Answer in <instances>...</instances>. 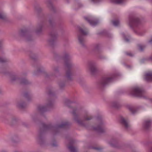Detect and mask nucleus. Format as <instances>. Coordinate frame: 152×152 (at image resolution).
<instances>
[{
	"mask_svg": "<svg viewBox=\"0 0 152 152\" xmlns=\"http://www.w3.org/2000/svg\"><path fill=\"white\" fill-rule=\"evenodd\" d=\"M113 76H104L102 77L99 82L101 87H103L111 82L113 79Z\"/></svg>",
	"mask_w": 152,
	"mask_h": 152,
	"instance_id": "20e7f679",
	"label": "nucleus"
},
{
	"mask_svg": "<svg viewBox=\"0 0 152 152\" xmlns=\"http://www.w3.org/2000/svg\"><path fill=\"white\" fill-rule=\"evenodd\" d=\"M138 47L139 50L141 51H143L145 47V46L144 45H138Z\"/></svg>",
	"mask_w": 152,
	"mask_h": 152,
	"instance_id": "a878e982",
	"label": "nucleus"
},
{
	"mask_svg": "<svg viewBox=\"0 0 152 152\" xmlns=\"http://www.w3.org/2000/svg\"><path fill=\"white\" fill-rule=\"evenodd\" d=\"M83 119L84 120H89L91 119L93 117L88 115L87 113H85L83 114Z\"/></svg>",
	"mask_w": 152,
	"mask_h": 152,
	"instance_id": "a211bd4d",
	"label": "nucleus"
},
{
	"mask_svg": "<svg viewBox=\"0 0 152 152\" xmlns=\"http://www.w3.org/2000/svg\"><path fill=\"white\" fill-rule=\"evenodd\" d=\"M49 22L51 24H52V21H51V20H49Z\"/></svg>",
	"mask_w": 152,
	"mask_h": 152,
	"instance_id": "de8ad7c7",
	"label": "nucleus"
},
{
	"mask_svg": "<svg viewBox=\"0 0 152 152\" xmlns=\"http://www.w3.org/2000/svg\"><path fill=\"white\" fill-rule=\"evenodd\" d=\"M62 58L64 60L65 66L66 70V77L68 80H71L72 74L71 70L72 66V64L70 60V58L68 54L66 52L63 53Z\"/></svg>",
	"mask_w": 152,
	"mask_h": 152,
	"instance_id": "f03ea898",
	"label": "nucleus"
},
{
	"mask_svg": "<svg viewBox=\"0 0 152 152\" xmlns=\"http://www.w3.org/2000/svg\"><path fill=\"white\" fill-rule=\"evenodd\" d=\"M93 129L94 131L99 133H103L105 131L103 128V124L102 122L97 127H94Z\"/></svg>",
	"mask_w": 152,
	"mask_h": 152,
	"instance_id": "ddd939ff",
	"label": "nucleus"
},
{
	"mask_svg": "<svg viewBox=\"0 0 152 152\" xmlns=\"http://www.w3.org/2000/svg\"><path fill=\"white\" fill-rule=\"evenodd\" d=\"M129 24L131 27L136 26L140 23L139 19L134 16H130L129 18Z\"/></svg>",
	"mask_w": 152,
	"mask_h": 152,
	"instance_id": "423d86ee",
	"label": "nucleus"
},
{
	"mask_svg": "<svg viewBox=\"0 0 152 152\" xmlns=\"http://www.w3.org/2000/svg\"><path fill=\"white\" fill-rule=\"evenodd\" d=\"M69 125V123L68 122H63L61 124L57 125L54 126H52L50 125H47L45 124H42V128L40 130L38 137L40 144H41V142L43 139L44 133L46 131L50 129L56 130L60 128H66Z\"/></svg>",
	"mask_w": 152,
	"mask_h": 152,
	"instance_id": "f257e3e1",
	"label": "nucleus"
},
{
	"mask_svg": "<svg viewBox=\"0 0 152 152\" xmlns=\"http://www.w3.org/2000/svg\"><path fill=\"white\" fill-rule=\"evenodd\" d=\"M149 152H152V147L150 148Z\"/></svg>",
	"mask_w": 152,
	"mask_h": 152,
	"instance_id": "79ce46f5",
	"label": "nucleus"
},
{
	"mask_svg": "<svg viewBox=\"0 0 152 152\" xmlns=\"http://www.w3.org/2000/svg\"><path fill=\"white\" fill-rule=\"evenodd\" d=\"M53 93L51 90H50L48 93V94L49 95H53Z\"/></svg>",
	"mask_w": 152,
	"mask_h": 152,
	"instance_id": "e433bc0d",
	"label": "nucleus"
},
{
	"mask_svg": "<svg viewBox=\"0 0 152 152\" xmlns=\"http://www.w3.org/2000/svg\"><path fill=\"white\" fill-rule=\"evenodd\" d=\"M150 59L152 60V56L150 57Z\"/></svg>",
	"mask_w": 152,
	"mask_h": 152,
	"instance_id": "3c124183",
	"label": "nucleus"
},
{
	"mask_svg": "<svg viewBox=\"0 0 152 152\" xmlns=\"http://www.w3.org/2000/svg\"><path fill=\"white\" fill-rule=\"evenodd\" d=\"M130 93L133 96L141 97L143 96L144 92V90L141 88L136 87L132 89Z\"/></svg>",
	"mask_w": 152,
	"mask_h": 152,
	"instance_id": "7ed1b4c3",
	"label": "nucleus"
},
{
	"mask_svg": "<svg viewBox=\"0 0 152 152\" xmlns=\"http://www.w3.org/2000/svg\"><path fill=\"white\" fill-rule=\"evenodd\" d=\"M140 35H142V34H140Z\"/></svg>",
	"mask_w": 152,
	"mask_h": 152,
	"instance_id": "6e6d98bb",
	"label": "nucleus"
},
{
	"mask_svg": "<svg viewBox=\"0 0 152 152\" xmlns=\"http://www.w3.org/2000/svg\"><path fill=\"white\" fill-rule=\"evenodd\" d=\"M50 39L48 40V42L50 45H52L55 42L57 37V34L54 31H53L50 32Z\"/></svg>",
	"mask_w": 152,
	"mask_h": 152,
	"instance_id": "1a4fd4ad",
	"label": "nucleus"
},
{
	"mask_svg": "<svg viewBox=\"0 0 152 152\" xmlns=\"http://www.w3.org/2000/svg\"><path fill=\"white\" fill-rule=\"evenodd\" d=\"M7 61V60L6 58L0 57V62L4 63Z\"/></svg>",
	"mask_w": 152,
	"mask_h": 152,
	"instance_id": "7c9ffc66",
	"label": "nucleus"
},
{
	"mask_svg": "<svg viewBox=\"0 0 152 152\" xmlns=\"http://www.w3.org/2000/svg\"><path fill=\"white\" fill-rule=\"evenodd\" d=\"M53 103L52 101H49L48 103L45 106L39 105L38 107L39 111L41 112H43L46 111L48 108H50L52 107Z\"/></svg>",
	"mask_w": 152,
	"mask_h": 152,
	"instance_id": "0eeeda50",
	"label": "nucleus"
},
{
	"mask_svg": "<svg viewBox=\"0 0 152 152\" xmlns=\"http://www.w3.org/2000/svg\"><path fill=\"white\" fill-rule=\"evenodd\" d=\"M97 119L98 120V121H101V118L99 117H98L97 118Z\"/></svg>",
	"mask_w": 152,
	"mask_h": 152,
	"instance_id": "37998d69",
	"label": "nucleus"
},
{
	"mask_svg": "<svg viewBox=\"0 0 152 152\" xmlns=\"http://www.w3.org/2000/svg\"><path fill=\"white\" fill-rule=\"evenodd\" d=\"M89 69L92 74H94L97 71L96 67L95 65L94 64H91L90 65Z\"/></svg>",
	"mask_w": 152,
	"mask_h": 152,
	"instance_id": "f3484780",
	"label": "nucleus"
},
{
	"mask_svg": "<svg viewBox=\"0 0 152 152\" xmlns=\"http://www.w3.org/2000/svg\"><path fill=\"white\" fill-rule=\"evenodd\" d=\"M46 3L50 9L51 10H53V7L50 0H48Z\"/></svg>",
	"mask_w": 152,
	"mask_h": 152,
	"instance_id": "412c9836",
	"label": "nucleus"
},
{
	"mask_svg": "<svg viewBox=\"0 0 152 152\" xmlns=\"http://www.w3.org/2000/svg\"><path fill=\"white\" fill-rule=\"evenodd\" d=\"M120 122L122 126L126 129L128 130L130 129V126L129 122L123 117H121Z\"/></svg>",
	"mask_w": 152,
	"mask_h": 152,
	"instance_id": "9d476101",
	"label": "nucleus"
},
{
	"mask_svg": "<svg viewBox=\"0 0 152 152\" xmlns=\"http://www.w3.org/2000/svg\"><path fill=\"white\" fill-rule=\"evenodd\" d=\"M72 102H71L69 99H66L65 100L64 104L65 105L69 107V104H70Z\"/></svg>",
	"mask_w": 152,
	"mask_h": 152,
	"instance_id": "393cba45",
	"label": "nucleus"
},
{
	"mask_svg": "<svg viewBox=\"0 0 152 152\" xmlns=\"http://www.w3.org/2000/svg\"><path fill=\"white\" fill-rule=\"evenodd\" d=\"M20 34L21 36H25L26 40L27 41H30L32 39L31 36L28 35V31L26 29L21 30Z\"/></svg>",
	"mask_w": 152,
	"mask_h": 152,
	"instance_id": "9b49d317",
	"label": "nucleus"
},
{
	"mask_svg": "<svg viewBox=\"0 0 152 152\" xmlns=\"http://www.w3.org/2000/svg\"><path fill=\"white\" fill-rule=\"evenodd\" d=\"M42 27L43 25L42 24H39L36 31V32L37 34L40 33L42 31Z\"/></svg>",
	"mask_w": 152,
	"mask_h": 152,
	"instance_id": "6ab92c4d",
	"label": "nucleus"
},
{
	"mask_svg": "<svg viewBox=\"0 0 152 152\" xmlns=\"http://www.w3.org/2000/svg\"><path fill=\"white\" fill-rule=\"evenodd\" d=\"M145 80L147 82L152 81V73H148L145 76Z\"/></svg>",
	"mask_w": 152,
	"mask_h": 152,
	"instance_id": "2eb2a0df",
	"label": "nucleus"
},
{
	"mask_svg": "<svg viewBox=\"0 0 152 152\" xmlns=\"http://www.w3.org/2000/svg\"><path fill=\"white\" fill-rule=\"evenodd\" d=\"M99 47V45H96L95 46V49H97Z\"/></svg>",
	"mask_w": 152,
	"mask_h": 152,
	"instance_id": "ea45409f",
	"label": "nucleus"
},
{
	"mask_svg": "<svg viewBox=\"0 0 152 152\" xmlns=\"http://www.w3.org/2000/svg\"><path fill=\"white\" fill-rule=\"evenodd\" d=\"M30 56L31 57V58L32 59H35V58H34V57H32V56H31V55H30Z\"/></svg>",
	"mask_w": 152,
	"mask_h": 152,
	"instance_id": "09e8293b",
	"label": "nucleus"
},
{
	"mask_svg": "<svg viewBox=\"0 0 152 152\" xmlns=\"http://www.w3.org/2000/svg\"><path fill=\"white\" fill-rule=\"evenodd\" d=\"M24 96L27 98L28 100H29V98L30 96L29 95L28 93H26L24 94Z\"/></svg>",
	"mask_w": 152,
	"mask_h": 152,
	"instance_id": "473e14b6",
	"label": "nucleus"
},
{
	"mask_svg": "<svg viewBox=\"0 0 152 152\" xmlns=\"http://www.w3.org/2000/svg\"><path fill=\"white\" fill-rule=\"evenodd\" d=\"M112 106L114 107L118 108L119 107V104L116 102H113L112 104Z\"/></svg>",
	"mask_w": 152,
	"mask_h": 152,
	"instance_id": "bb28decb",
	"label": "nucleus"
},
{
	"mask_svg": "<svg viewBox=\"0 0 152 152\" xmlns=\"http://www.w3.org/2000/svg\"><path fill=\"white\" fill-rule=\"evenodd\" d=\"M59 85L61 88L63 87L65 85L64 83L62 84L61 83H59Z\"/></svg>",
	"mask_w": 152,
	"mask_h": 152,
	"instance_id": "58836bf2",
	"label": "nucleus"
},
{
	"mask_svg": "<svg viewBox=\"0 0 152 152\" xmlns=\"http://www.w3.org/2000/svg\"><path fill=\"white\" fill-rule=\"evenodd\" d=\"M68 148L71 152H77L76 148L72 146H70L68 147Z\"/></svg>",
	"mask_w": 152,
	"mask_h": 152,
	"instance_id": "4be33fe9",
	"label": "nucleus"
},
{
	"mask_svg": "<svg viewBox=\"0 0 152 152\" xmlns=\"http://www.w3.org/2000/svg\"><path fill=\"white\" fill-rule=\"evenodd\" d=\"M17 79V78L15 75H12L11 77V81L12 82H13L15 80Z\"/></svg>",
	"mask_w": 152,
	"mask_h": 152,
	"instance_id": "2f4dec72",
	"label": "nucleus"
},
{
	"mask_svg": "<svg viewBox=\"0 0 152 152\" xmlns=\"http://www.w3.org/2000/svg\"><path fill=\"white\" fill-rule=\"evenodd\" d=\"M1 41H0V45H1Z\"/></svg>",
	"mask_w": 152,
	"mask_h": 152,
	"instance_id": "5fc2aeb1",
	"label": "nucleus"
},
{
	"mask_svg": "<svg viewBox=\"0 0 152 152\" xmlns=\"http://www.w3.org/2000/svg\"><path fill=\"white\" fill-rule=\"evenodd\" d=\"M73 143V142H70V144H72V143Z\"/></svg>",
	"mask_w": 152,
	"mask_h": 152,
	"instance_id": "8fccbe9b",
	"label": "nucleus"
},
{
	"mask_svg": "<svg viewBox=\"0 0 152 152\" xmlns=\"http://www.w3.org/2000/svg\"><path fill=\"white\" fill-rule=\"evenodd\" d=\"M92 148L93 149L96 150H101L102 149L101 148H99V147H92Z\"/></svg>",
	"mask_w": 152,
	"mask_h": 152,
	"instance_id": "4c0bfd02",
	"label": "nucleus"
},
{
	"mask_svg": "<svg viewBox=\"0 0 152 152\" xmlns=\"http://www.w3.org/2000/svg\"><path fill=\"white\" fill-rule=\"evenodd\" d=\"M26 106V104L24 103H20L18 104V107L21 108H24Z\"/></svg>",
	"mask_w": 152,
	"mask_h": 152,
	"instance_id": "cd10ccee",
	"label": "nucleus"
},
{
	"mask_svg": "<svg viewBox=\"0 0 152 152\" xmlns=\"http://www.w3.org/2000/svg\"><path fill=\"white\" fill-rule=\"evenodd\" d=\"M17 152V151H16V152Z\"/></svg>",
	"mask_w": 152,
	"mask_h": 152,
	"instance_id": "4d7b16f0",
	"label": "nucleus"
},
{
	"mask_svg": "<svg viewBox=\"0 0 152 152\" xmlns=\"http://www.w3.org/2000/svg\"><path fill=\"white\" fill-rule=\"evenodd\" d=\"M45 76L46 78H48L49 77V76L47 74H45Z\"/></svg>",
	"mask_w": 152,
	"mask_h": 152,
	"instance_id": "a19ab883",
	"label": "nucleus"
},
{
	"mask_svg": "<svg viewBox=\"0 0 152 152\" xmlns=\"http://www.w3.org/2000/svg\"><path fill=\"white\" fill-rule=\"evenodd\" d=\"M72 114H73L74 116L75 120L77 122V123L79 125L84 126L85 125L83 122V121L79 120L78 118L77 115L76 113L78 114V110L77 109H74L72 112Z\"/></svg>",
	"mask_w": 152,
	"mask_h": 152,
	"instance_id": "6e6552de",
	"label": "nucleus"
},
{
	"mask_svg": "<svg viewBox=\"0 0 152 152\" xmlns=\"http://www.w3.org/2000/svg\"><path fill=\"white\" fill-rule=\"evenodd\" d=\"M52 145L53 146H56V144H54V143H53V144H52Z\"/></svg>",
	"mask_w": 152,
	"mask_h": 152,
	"instance_id": "a18cd8bd",
	"label": "nucleus"
},
{
	"mask_svg": "<svg viewBox=\"0 0 152 152\" xmlns=\"http://www.w3.org/2000/svg\"><path fill=\"white\" fill-rule=\"evenodd\" d=\"M125 53L127 55L129 56L132 57L133 56V54L131 52H126Z\"/></svg>",
	"mask_w": 152,
	"mask_h": 152,
	"instance_id": "f704fd0d",
	"label": "nucleus"
},
{
	"mask_svg": "<svg viewBox=\"0 0 152 152\" xmlns=\"http://www.w3.org/2000/svg\"><path fill=\"white\" fill-rule=\"evenodd\" d=\"M123 37L124 39L127 42H128L129 41V39L127 38L126 37V36L124 34H123Z\"/></svg>",
	"mask_w": 152,
	"mask_h": 152,
	"instance_id": "72a5a7b5",
	"label": "nucleus"
},
{
	"mask_svg": "<svg viewBox=\"0 0 152 152\" xmlns=\"http://www.w3.org/2000/svg\"><path fill=\"white\" fill-rule=\"evenodd\" d=\"M124 0H114V2L118 4L122 3L124 2Z\"/></svg>",
	"mask_w": 152,
	"mask_h": 152,
	"instance_id": "c756f323",
	"label": "nucleus"
},
{
	"mask_svg": "<svg viewBox=\"0 0 152 152\" xmlns=\"http://www.w3.org/2000/svg\"><path fill=\"white\" fill-rule=\"evenodd\" d=\"M113 25L115 26H118L119 24V21L118 20H115L112 21Z\"/></svg>",
	"mask_w": 152,
	"mask_h": 152,
	"instance_id": "b1692460",
	"label": "nucleus"
},
{
	"mask_svg": "<svg viewBox=\"0 0 152 152\" xmlns=\"http://www.w3.org/2000/svg\"><path fill=\"white\" fill-rule=\"evenodd\" d=\"M20 83L23 85H26L29 83L28 80L25 78H22L20 79Z\"/></svg>",
	"mask_w": 152,
	"mask_h": 152,
	"instance_id": "aec40b11",
	"label": "nucleus"
},
{
	"mask_svg": "<svg viewBox=\"0 0 152 152\" xmlns=\"http://www.w3.org/2000/svg\"><path fill=\"white\" fill-rule=\"evenodd\" d=\"M42 72V71L40 70L39 69L37 70V73H39V72Z\"/></svg>",
	"mask_w": 152,
	"mask_h": 152,
	"instance_id": "c03bdc74",
	"label": "nucleus"
},
{
	"mask_svg": "<svg viewBox=\"0 0 152 152\" xmlns=\"http://www.w3.org/2000/svg\"><path fill=\"white\" fill-rule=\"evenodd\" d=\"M85 19L87 20L90 24L92 26L96 25L98 23V20H91L89 18L87 17H84Z\"/></svg>",
	"mask_w": 152,
	"mask_h": 152,
	"instance_id": "dca6fc26",
	"label": "nucleus"
},
{
	"mask_svg": "<svg viewBox=\"0 0 152 152\" xmlns=\"http://www.w3.org/2000/svg\"><path fill=\"white\" fill-rule=\"evenodd\" d=\"M59 74L58 68L56 66H53L52 67L51 71L50 73L49 76H57Z\"/></svg>",
	"mask_w": 152,
	"mask_h": 152,
	"instance_id": "f8f14e48",
	"label": "nucleus"
},
{
	"mask_svg": "<svg viewBox=\"0 0 152 152\" xmlns=\"http://www.w3.org/2000/svg\"><path fill=\"white\" fill-rule=\"evenodd\" d=\"M149 42L150 43H152V38L149 40Z\"/></svg>",
	"mask_w": 152,
	"mask_h": 152,
	"instance_id": "49530a36",
	"label": "nucleus"
},
{
	"mask_svg": "<svg viewBox=\"0 0 152 152\" xmlns=\"http://www.w3.org/2000/svg\"><path fill=\"white\" fill-rule=\"evenodd\" d=\"M79 32L80 34L78 35V39L79 42L82 46L84 47L85 40L84 37V36L87 35L88 32L87 31H84L81 28H79Z\"/></svg>",
	"mask_w": 152,
	"mask_h": 152,
	"instance_id": "39448f33",
	"label": "nucleus"
},
{
	"mask_svg": "<svg viewBox=\"0 0 152 152\" xmlns=\"http://www.w3.org/2000/svg\"><path fill=\"white\" fill-rule=\"evenodd\" d=\"M111 145H112L113 146V147H115V146L114 145H112V144H111Z\"/></svg>",
	"mask_w": 152,
	"mask_h": 152,
	"instance_id": "603ef678",
	"label": "nucleus"
},
{
	"mask_svg": "<svg viewBox=\"0 0 152 152\" xmlns=\"http://www.w3.org/2000/svg\"><path fill=\"white\" fill-rule=\"evenodd\" d=\"M1 152H6L4 151H3Z\"/></svg>",
	"mask_w": 152,
	"mask_h": 152,
	"instance_id": "864d4df0",
	"label": "nucleus"
},
{
	"mask_svg": "<svg viewBox=\"0 0 152 152\" xmlns=\"http://www.w3.org/2000/svg\"><path fill=\"white\" fill-rule=\"evenodd\" d=\"M91 1L94 3H97L101 1L102 0H91Z\"/></svg>",
	"mask_w": 152,
	"mask_h": 152,
	"instance_id": "c9c22d12",
	"label": "nucleus"
},
{
	"mask_svg": "<svg viewBox=\"0 0 152 152\" xmlns=\"http://www.w3.org/2000/svg\"><path fill=\"white\" fill-rule=\"evenodd\" d=\"M151 124V121L150 120H146L143 123V127L145 129L148 130L150 128Z\"/></svg>",
	"mask_w": 152,
	"mask_h": 152,
	"instance_id": "4468645a",
	"label": "nucleus"
},
{
	"mask_svg": "<svg viewBox=\"0 0 152 152\" xmlns=\"http://www.w3.org/2000/svg\"><path fill=\"white\" fill-rule=\"evenodd\" d=\"M6 16L3 13H0V19L4 20L6 19Z\"/></svg>",
	"mask_w": 152,
	"mask_h": 152,
	"instance_id": "c85d7f7f",
	"label": "nucleus"
},
{
	"mask_svg": "<svg viewBox=\"0 0 152 152\" xmlns=\"http://www.w3.org/2000/svg\"><path fill=\"white\" fill-rule=\"evenodd\" d=\"M129 110L133 113H134L136 111V109L134 107H129Z\"/></svg>",
	"mask_w": 152,
	"mask_h": 152,
	"instance_id": "5701e85b",
	"label": "nucleus"
}]
</instances>
